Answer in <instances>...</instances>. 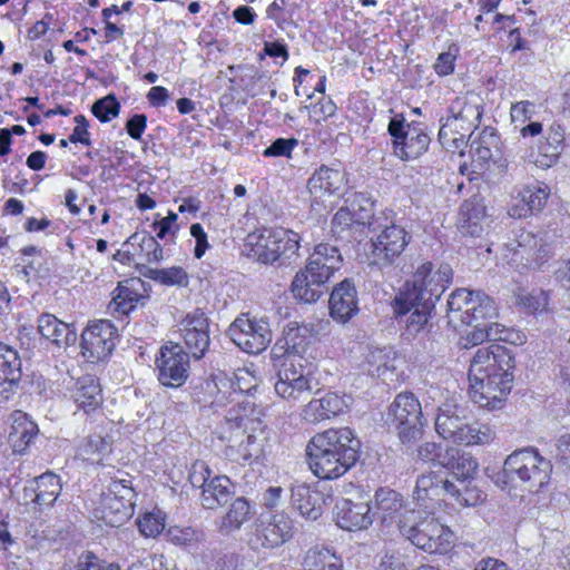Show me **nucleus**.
Masks as SVG:
<instances>
[{
	"instance_id": "nucleus-29",
	"label": "nucleus",
	"mask_w": 570,
	"mask_h": 570,
	"mask_svg": "<svg viewBox=\"0 0 570 570\" xmlns=\"http://www.w3.org/2000/svg\"><path fill=\"white\" fill-rule=\"evenodd\" d=\"M38 332L57 346H69L77 341L76 328L52 314H42L38 318Z\"/></svg>"
},
{
	"instance_id": "nucleus-18",
	"label": "nucleus",
	"mask_w": 570,
	"mask_h": 570,
	"mask_svg": "<svg viewBox=\"0 0 570 570\" xmlns=\"http://www.w3.org/2000/svg\"><path fill=\"white\" fill-rule=\"evenodd\" d=\"M116 334L117 328L107 320L90 324L81 334V354L91 363L105 360L115 348Z\"/></svg>"
},
{
	"instance_id": "nucleus-52",
	"label": "nucleus",
	"mask_w": 570,
	"mask_h": 570,
	"mask_svg": "<svg viewBox=\"0 0 570 570\" xmlns=\"http://www.w3.org/2000/svg\"><path fill=\"white\" fill-rule=\"evenodd\" d=\"M91 112L99 121L109 122L118 117L120 104L114 94H109L92 104Z\"/></svg>"
},
{
	"instance_id": "nucleus-26",
	"label": "nucleus",
	"mask_w": 570,
	"mask_h": 570,
	"mask_svg": "<svg viewBox=\"0 0 570 570\" xmlns=\"http://www.w3.org/2000/svg\"><path fill=\"white\" fill-rule=\"evenodd\" d=\"M324 494L305 484H295L291 489V504L306 520L315 521L323 513Z\"/></svg>"
},
{
	"instance_id": "nucleus-37",
	"label": "nucleus",
	"mask_w": 570,
	"mask_h": 570,
	"mask_svg": "<svg viewBox=\"0 0 570 570\" xmlns=\"http://www.w3.org/2000/svg\"><path fill=\"white\" fill-rule=\"evenodd\" d=\"M252 507L244 497L236 498L222 519L219 531L230 533L239 530L252 518Z\"/></svg>"
},
{
	"instance_id": "nucleus-1",
	"label": "nucleus",
	"mask_w": 570,
	"mask_h": 570,
	"mask_svg": "<svg viewBox=\"0 0 570 570\" xmlns=\"http://www.w3.org/2000/svg\"><path fill=\"white\" fill-rule=\"evenodd\" d=\"M513 368L514 358L504 346L478 348L469 367L473 401L482 407H498L512 389Z\"/></svg>"
},
{
	"instance_id": "nucleus-6",
	"label": "nucleus",
	"mask_w": 570,
	"mask_h": 570,
	"mask_svg": "<svg viewBox=\"0 0 570 570\" xmlns=\"http://www.w3.org/2000/svg\"><path fill=\"white\" fill-rule=\"evenodd\" d=\"M385 423L403 445L417 442L428 425L420 401L411 392L400 393L387 409Z\"/></svg>"
},
{
	"instance_id": "nucleus-28",
	"label": "nucleus",
	"mask_w": 570,
	"mask_h": 570,
	"mask_svg": "<svg viewBox=\"0 0 570 570\" xmlns=\"http://www.w3.org/2000/svg\"><path fill=\"white\" fill-rule=\"evenodd\" d=\"M392 307L396 318L405 317L403 320L405 330L411 335H416L431 326L429 321L435 309L434 305H425L424 302L412 303L399 308L397 295L392 302Z\"/></svg>"
},
{
	"instance_id": "nucleus-11",
	"label": "nucleus",
	"mask_w": 570,
	"mask_h": 570,
	"mask_svg": "<svg viewBox=\"0 0 570 570\" xmlns=\"http://www.w3.org/2000/svg\"><path fill=\"white\" fill-rule=\"evenodd\" d=\"M387 132L392 137L393 154L401 160L419 158L431 142L422 124H407L402 115H395L390 119Z\"/></svg>"
},
{
	"instance_id": "nucleus-50",
	"label": "nucleus",
	"mask_w": 570,
	"mask_h": 570,
	"mask_svg": "<svg viewBox=\"0 0 570 570\" xmlns=\"http://www.w3.org/2000/svg\"><path fill=\"white\" fill-rule=\"evenodd\" d=\"M461 214L469 227H472V235L483 230L482 222L487 219L485 206L479 199L466 200L461 207Z\"/></svg>"
},
{
	"instance_id": "nucleus-17",
	"label": "nucleus",
	"mask_w": 570,
	"mask_h": 570,
	"mask_svg": "<svg viewBox=\"0 0 570 570\" xmlns=\"http://www.w3.org/2000/svg\"><path fill=\"white\" fill-rule=\"evenodd\" d=\"M293 535V521L284 513L262 515L249 539L255 549H273L287 542Z\"/></svg>"
},
{
	"instance_id": "nucleus-23",
	"label": "nucleus",
	"mask_w": 570,
	"mask_h": 570,
	"mask_svg": "<svg viewBox=\"0 0 570 570\" xmlns=\"http://www.w3.org/2000/svg\"><path fill=\"white\" fill-rule=\"evenodd\" d=\"M328 307L331 317L342 324L347 323L358 313L357 291L351 279L345 278L334 286Z\"/></svg>"
},
{
	"instance_id": "nucleus-46",
	"label": "nucleus",
	"mask_w": 570,
	"mask_h": 570,
	"mask_svg": "<svg viewBox=\"0 0 570 570\" xmlns=\"http://www.w3.org/2000/svg\"><path fill=\"white\" fill-rule=\"evenodd\" d=\"M395 353L391 347L374 348L366 356L368 373L381 376L386 371L395 370Z\"/></svg>"
},
{
	"instance_id": "nucleus-14",
	"label": "nucleus",
	"mask_w": 570,
	"mask_h": 570,
	"mask_svg": "<svg viewBox=\"0 0 570 570\" xmlns=\"http://www.w3.org/2000/svg\"><path fill=\"white\" fill-rule=\"evenodd\" d=\"M155 366L160 384L167 387H180L189 376V354L179 343L168 341L159 348Z\"/></svg>"
},
{
	"instance_id": "nucleus-27",
	"label": "nucleus",
	"mask_w": 570,
	"mask_h": 570,
	"mask_svg": "<svg viewBox=\"0 0 570 570\" xmlns=\"http://www.w3.org/2000/svg\"><path fill=\"white\" fill-rule=\"evenodd\" d=\"M11 431L8 441L13 453L24 454L39 433L38 425L30 420L29 415L20 410L10 414Z\"/></svg>"
},
{
	"instance_id": "nucleus-21",
	"label": "nucleus",
	"mask_w": 570,
	"mask_h": 570,
	"mask_svg": "<svg viewBox=\"0 0 570 570\" xmlns=\"http://www.w3.org/2000/svg\"><path fill=\"white\" fill-rule=\"evenodd\" d=\"M334 517L336 524L346 531L367 529L374 520V513L367 500L353 501L345 498L337 500Z\"/></svg>"
},
{
	"instance_id": "nucleus-25",
	"label": "nucleus",
	"mask_w": 570,
	"mask_h": 570,
	"mask_svg": "<svg viewBox=\"0 0 570 570\" xmlns=\"http://www.w3.org/2000/svg\"><path fill=\"white\" fill-rule=\"evenodd\" d=\"M345 184V174L326 165H322L307 180V189L313 202H323L325 197L340 191Z\"/></svg>"
},
{
	"instance_id": "nucleus-48",
	"label": "nucleus",
	"mask_w": 570,
	"mask_h": 570,
	"mask_svg": "<svg viewBox=\"0 0 570 570\" xmlns=\"http://www.w3.org/2000/svg\"><path fill=\"white\" fill-rule=\"evenodd\" d=\"M147 276L165 286L186 287L189 284L187 272L180 266H171L168 268L149 269Z\"/></svg>"
},
{
	"instance_id": "nucleus-34",
	"label": "nucleus",
	"mask_w": 570,
	"mask_h": 570,
	"mask_svg": "<svg viewBox=\"0 0 570 570\" xmlns=\"http://www.w3.org/2000/svg\"><path fill=\"white\" fill-rule=\"evenodd\" d=\"M72 397L85 413L97 410L102 402L101 387L97 379L91 375L78 379Z\"/></svg>"
},
{
	"instance_id": "nucleus-30",
	"label": "nucleus",
	"mask_w": 570,
	"mask_h": 570,
	"mask_svg": "<svg viewBox=\"0 0 570 570\" xmlns=\"http://www.w3.org/2000/svg\"><path fill=\"white\" fill-rule=\"evenodd\" d=\"M223 386L228 384L232 392L228 393V397H225V392L222 393V396L216 397L217 405H226L233 404L232 407L236 409V412H242V406H239V402H252L249 399L245 397L244 394L250 392L255 386V377L246 370H238L234 373V379H230L226 382H223Z\"/></svg>"
},
{
	"instance_id": "nucleus-57",
	"label": "nucleus",
	"mask_w": 570,
	"mask_h": 570,
	"mask_svg": "<svg viewBox=\"0 0 570 570\" xmlns=\"http://www.w3.org/2000/svg\"><path fill=\"white\" fill-rule=\"evenodd\" d=\"M360 227L354 219V215L350 207H341L332 219V232L337 237H343V234Z\"/></svg>"
},
{
	"instance_id": "nucleus-38",
	"label": "nucleus",
	"mask_w": 570,
	"mask_h": 570,
	"mask_svg": "<svg viewBox=\"0 0 570 570\" xmlns=\"http://www.w3.org/2000/svg\"><path fill=\"white\" fill-rule=\"evenodd\" d=\"M303 567L305 570H343V562L328 548L314 547L305 553Z\"/></svg>"
},
{
	"instance_id": "nucleus-54",
	"label": "nucleus",
	"mask_w": 570,
	"mask_h": 570,
	"mask_svg": "<svg viewBox=\"0 0 570 570\" xmlns=\"http://www.w3.org/2000/svg\"><path fill=\"white\" fill-rule=\"evenodd\" d=\"M0 376H21V360L12 347L0 343Z\"/></svg>"
},
{
	"instance_id": "nucleus-22",
	"label": "nucleus",
	"mask_w": 570,
	"mask_h": 570,
	"mask_svg": "<svg viewBox=\"0 0 570 570\" xmlns=\"http://www.w3.org/2000/svg\"><path fill=\"white\" fill-rule=\"evenodd\" d=\"M350 395H340L337 392H326L320 397H313L304 407L303 416L306 421L316 423L344 413L351 405Z\"/></svg>"
},
{
	"instance_id": "nucleus-24",
	"label": "nucleus",
	"mask_w": 570,
	"mask_h": 570,
	"mask_svg": "<svg viewBox=\"0 0 570 570\" xmlns=\"http://www.w3.org/2000/svg\"><path fill=\"white\" fill-rule=\"evenodd\" d=\"M449 112L450 116L448 118L458 122L460 129L473 131L481 122L483 114L482 98L474 92H468L464 96L456 97L451 102Z\"/></svg>"
},
{
	"instance_id": "nucleus-13",
	"label": "nucleus",
	"mask_w": 570,
	"mask_h": 570,
	"mask_svg": "<svg viewBox=\"0 0 570 570\" xmlns=\"http://www.w3.org/2000/svg\"><path fill=\"white\" fill-rule=\"evenodd\" d=\"M520 135L537 137L538 156L534 164L540 168H550L556 165L566 146V127L558 120H553L546 128L539 121H531L520 129Z\"/></svg>"
},
{
	"instance_id": "nucleus-63",
	"label": "nucleus",
	"mask_w": 570,
	"mask_h": 570,
	"mask_svg": "<svg viewBox=\"0 0 570 570\" xmlns=\"http://www.w3.org/2000/svg\"><path fill=\"white\" fill-rule=\"evenodd\" d=\"M75 570H120L118 564L101 561L91 552L79 556Z\"/></svg>"
},
{
	"instance_id": "nucleus-53",
	"label": "nucleus",
	"mask_w": 570,
	"mask_h": 570,
	"mask_svg": "<svg viewBox=\"0 0 570 570\" xmlns=\"http://www.w3.org/2000/svg\"><path fill=\"white\" fill-rule=\"evenodd\" d=\"M140 533L147 538H155L165 529V515L160 510L145 512L137 520Z\"/></svg>"
},
{
	"instance_id": "nucleus-40",
	"label": "nucleus",
	"mask_w": 570,
	"mask_h": 570,
	"mask_svg": "<svg viewBox=\"0 0 570 570\" xmlns=\"http://www.w3.org/2000/svg\"><path fill=\"white\" fill-rule=\"evenodd\" d=\"M441 475L430 472L417 478L413 498L425 509L433 508L428 501H438L441 497Z\"/></svg>"
},
{
	"instance_id": "nucleus-9",
	"label": "nucleus",
	"mask_w": 570,
	"mask_h": 570,
	"mask_svg": "<svg viewBox=\"0 0 570 570\" xmlns=\"http://www.w3.org/2000/svg\"><path fill=\"white\" fill-rule=\"evenodd\" d=\"M242 412L229 407L220 424V439L243 448L246 454L250 455L249 446L256 441L255 432H263L264 424L261 420L263 410L256 407L254 402H239Z\"/></svg>"
},
{
	"instance_id": "nucleus-42",
	"label": "nucleus",
	"mask_w": 570,
	"mask_h": 570,
	"mask_svg": "<svg viewBox=\"0 0 570 570\" xmlns=\"http://www.w3.org/2000/svg\"><path fill=\"white\" fill-rule=\"evenodd\" d=\"M472 131L460 129V125L458 122L446 118L440 127L439 141L448 151L461 153L468 144L466 138L470 137Z\"/></svg>"
},
{
	"instance_id": "nucleus-19",
	"label": "nucleus",
	"mask_w": 570,
	"mask_h": 570,
	"mask_svg": "<svg viewBox=\"0 0 570 570\" xmlns=\"http://www.w3.org/2000/svg\"><path fill=\"white\" fill-rule=\"evenodd\" d=\"M177 327L188 354L195 360L203 358L210 345L209 321L206 314L197 308L188 313Z\"/></svg>"
},
{
	"instance_id": "nucleus-51",
	"label": "nucleus",
	"mask_w": 570,
	"mask_h": 570,
	"mask_svg": "<svg viewBox=\"0 0 570 570\" xmlns=\"http://www.w3.org/2000/svg\"><path fill=\"white\" fill-rule=\"evenodd\" d=\"M130 245H138L140 250L146 254L148 263L160 262L164 258L163 247L157 243L156 238L146 233H135L128 240Z\"/></svg>"
},
{
	"instance_id": "nucleus-58",
	"label": "nucleus",
	"mask_w": 570,
	"mask_h": 570,
	"mask_svg": "<svg viewBox=\"0 0 570 570\" xmlns=\"http://www.w3.org/2000/svg\"><path fill=\"white\" fill-rule=\"evenodd\" d=\"M171 543L181 547H194L200 540V533L193 528L171 527L167 532Z\"/></svg>"
},
{
	"instance_id": "nucleus-41",
	"label": "nucleus",
	"mask_w": 570,
	"mask_h": 570,
	"mask_svg": "<svg viewBox=\"0 0 570 570\" xmlns=\"http://www.w3.org/2000/svg\"><path fill=\"white\" fill-rule=\"evenodd\" d=\"M312 281L313 277L302 271L295 275L292 282V293L296 299L311 304L322 297L326 289V284L317 285Z\"/></svg>"
},
{
	"instance_id": "nucleus-15",
	"label": "nucleus",
	"mask_w": 570,
	"mask_h": 570,
	"mask_svg": "<svg viewBox=\"0 0 570 570\" xmlns=\"http://www.w3.org/2000/svg\"><path fill=\"white\" fill-rule=\"evenodd\" d=\"M312 376L303 357H284L277 371L275 392L285 400H299L312 393Z\"/></svg>"
},
{
	"instance_id": "nucleus-44",
	"label": "nucleus",
	"mask_w": 570,
	"mask_h": 570,
	"mask_svg": "<svg viewBox=\"0 0 570 570\" xmlns=\"http://www.w3.org/2000/svg\"><path fill=\"white\" fill-rule=\"evenodd\" d=\"M109 308L115 313L128 315L137 305L140 295L128 282L120 283L114 292Z\"/></svg>"
},
{
	"instance_id": "nucleus-62",
	"label": "nucleus",
	"mask_w": 570,
	"mask_h": 570,
	"mask_svg": "<svg viewBox=\"0 0 570 570\" xmlns=\"http://www.w3.org/2000/svg\"><path fill=\"white\" fill-rule=\"evenodd\" d=\"M338 269L340 268H336L333 266L307 261V264H306L305 268L302 269V272H304L305 274H309L313 277L312 282L320 285V284H326L331 279V277L334 275V273Z\"/></svg>"
},
{
	"instance_id": "nucleus-47",
	"label": "nucleus",
	"mask_w": 570,
	"mask_h": 570,
	"mask_svg": "<svg viewBox=\"0 0 570 570\" xmlns=\"http://www.w3.org/2000/svg\"><path fill=\"white\" fill-rule=\"evenodd\" d=\"M429 542L423 547V551L429 553H446L453 544V533L448 528L439 523H433L428 529Z\"/></svg>"
},
{
	"instance_id": "nucleus-8",
	"label": "nucleus",
	"mask_w": 570,
	"mask_h": 570,
	"mask_svg": "<svg viewBox=\"0 0 570 570\" xmlns=\"http://www.w3.org/2000/svg\"><path fill=\"white\" fill-rule=\"evenodd\" d=\"M435 431L444 440L465 445L487 444L495 438L494 431L488 424L470 422L459 414L456 406L450 405L439 409Z\"/></svg>"
},
{
	"instance_id": "nucleus-39",
	"label": "nucleus",
	"mask_w": 570,
	"mask_h": 570,
	"mask_svg": "<svg viewBox=\"0 0 570 570\" xmlns=\"http://www.w3.org/2000/svg\"><path fill=\"white\" fill-rule=\"evenodd\" d=\"M33 484H36L38 490L36 498L38 499V507L40 508L51 507L62 490L60 476L51 471H47L35 478Z\"/></svg>"
},
{
	"instance_id": "nucleus-7",
	"label": "nucleus",
	"mask_w": 570,
	"mask_h": 570,
	"mask_svg": "<svg viewBox=\"0 0 570 570\" xmlns=\"http://www.w3.org/2000/svg\"><path fill=\"white\" fill-rule=\"evenodd\" d=\"M370 232L371 257L380 266L392 265L411 240L410 233L385 213L370 223Z\"/></svg>"
},
{
	"instance_id": "nucleus-59",
	"label": "nucleus",
	"mask_w": 570,
	"mask_h": 570,
	"mask_svg": "<svg viewBox=\"0 0 570 570\" xmlns=\"http://www.w3.org/2000/svg\"><path fill=\"white\" fill-rule=\"evenodd\" d=\"M458 53L459 48L455 45H451L448 51L439 53L433 68L440 77H445L454 72Z\"/></svg>"
},
{
	"instance_id": "nucleus-4",
	"label": "nucleus",
	"mask_w": 570,
	"mask_h": 570,
	"mask_svg": "<svg viewBox=\"0 0 570 570\" xmlns=\"http://www.w3.org/2000/svg\"><path fill=\"white\" fill-rule=\"evenodd\" d=\"M452 281L453 271L449 264H441L434 269L431 262H423L397 294L399 308L417 302L435 306Z\"/></svg>"
},
{
	"instance_id": "nucleus-31",
	"label": "nucleus",
	"mask_w": 570,
	"mask_h": 570,
	"mask_svg": "<svg viewBox=\"0 0 570 570\" xmlns=\"http://www.w3.org/2000/svg\"><path fill=\"white\" fill-rule=\"evenodd\" d=\"M433 523H439V521L425 512L416 510V512L407 514L402 521L400 532L410 540L413 546L423 550V547L429 542L430 534H428V529L431 528Z\"/></svg>"
},
{
	"instance_id": "nucleus-5",
	"label": "nucleus",
	"mask_w": 570,
	"mask_h": 570,
	"mask_svg": "<svg viewBox=\"0 0 570 570\" xmlns=\"http://www.w3.org/2000/svg\"><path fill=\"white\" fill-rule=\"evenodd\" d=\"M252 256L263 264L289 266L298 257L301 237L285 228H263L247 236Z\"/></svg>"
},
{
	"instance_id": "nucleus-10",
	"label": "nucleus",
	"mask_w": 570,
	"mask_h": 570,
	"mask_svg": "<svg viewBox=\"0 0 570 570\" xmlns=\"http://www.w3.org/2000/svg\"><path fill=\"white\" fill-rule=\"evenodd\" d=\"M497 316L494 301L487 294L476 292L475 306L462 324L471 328L466 331L465 340L472 345L484 341H509V331L495 322Z\"/></svg>"
},
{
	"instance_id": "nucleus-35",
	"label": "nucleus",
	"mask_w": 570,
	"mask_h": 570,
	"mask_svg": "<svg viewBox=\"0 0 570 570\" xmlns=\"http://www.w3.org/2000/svg\"><path fill=\"white\" fill-rule=\"evenodd\" d=\"M441 465L452 470L454 476L463 484L464 481L475 473L478 461L469 453L460 452L455 448L448 446L444 451V459Z\"/></svg>"
},
{
	"instance_id": "nucleus-3",
	"label": "nucleus",
	"mask_w": 570,
	"mask_h": 570,
	"mask_svg": "<svg viewBox=\"0 0 570 570\" xmlns=\"http://www.w3.org/2000/svg\"><path fill=\"white\" fill-rule=\"evenodd\" d=\"M552 463L538 449L527 446L509 454L495 484L509 492H538L550 481Z\"/></svg>"
},
{
	"instance_id": "nucleus-64",
	"label": "nucleus",
	"mask_w": 570,
	"mask_h": 570,
	"mask_svg": "<svg viewBox=\"0 0 570 570\" xmlns=\"http://www.w3.org/2000/svg\"><path fill=\"white\" fill-rule=\"evenodd\" d=\"M212 471L204 461H196L191 464L188 481L193 488L204 489L210 480Z\"/></svg>"
},
{
	"instance_id": "nucleus-43",
	"label": "nucleus",
	"mask_w": 570,
	"mask_h": 570,
	"mask_svg": "<svg viewBox=\"0 0 570 570\" xmlns=\"http://www.w3.org/2000/svg\"><path fill=\"white\" fill-rule=\"evenodd\" d=\"M110 452V443L100 435H89L77 448V456L91 463H99Z\"/></svg>"
},
{
	"instance_id": "nucleus-16",
	"label": "nucleus",
	"mask_w": 570,
	"mask_h": 570,
	"mask_svg": "<svg viewBox=\"0 0 570 570\" xmlns=\"http://www.w3.org/2000/svg\"><path fill=\"white\" fill-rule=\"evenodd\" d=\"M227 335L244 352L258 354L272 341L269 324L264 320L250 318L248 314H240L229 325Z\"/></svg>"
},
{
	"instance_id": "nucleus-33",
	"label": "nucleus",
	"mask_w": 570,
	"mask_h": 570,
	"mask_svg": "<svg viewBox=\"0 0 570 570\" xmlns=\"http://www.w3.org/2000/svg\"><path fill=\"white\" fill-rule=\"evenodd\" d=\"M476 292L459 288L451 293L446 302V316L453 326H460L468 320L471 308H474Z\"/></svg>"
},
{
	"instance_id": "nucleus-12",
	"label": "nucleus",
	"mask_w": 570,
	"mask_h": 570,
	"mask_svg": "<svg viewBox=\"0 0 570 570\" xmlns=\"http://www.w3.org/2000/svg\"><path fill=\"white\" fill-rule=\"evenodd\" d=\"M136 493L129 480H114L102 493L96 517L110 527H120L134 513Z\"/></svg>"
},
{
	"instance_id": "nucleus-36",
	"label": "nucleus",
	"mask_w": 570,
	"mask_h": 570,
	"mask_svg": "<svg viewBox=\"0 0 570 570\" xmlns=\"http://www.w3.org/2000/svg\"><path fill=\"white\" fill-rule=\"evenodd\" d=\"M306 332V327L296 322H289L284 327L283 337L276 342V346L284 350V357H303L307 346Z\"/></svg>"
},
{
	"instance_id": "nucleus-56",
	"label": "nucleus",
	"mask_w": 570,
	"mask_h": 570,
	"mask_svg": "<svg viewBox=\"0 0 570 570\" xmlns=\"http://www.w3.org/2000/svg\"><path fill=\"white\" fill-rule=\"evenodd\" d=\"M498 137L493 131L488 134L485 129L479 141H473L471 147L474 148V156L481 163H488L493 157L492 148H497Z\"/></svg>"
},
{
	"instance_id": "nucleus-20",
	"label": "nucleus",
	"mask_w": 570,
	"mask_h": 570,
	"mask_svg": "<svg viewBox=\"0 0 570 570\" xmlns=\"http://www.w3.org/2000/svg\"><path fill=\"white\" fill-rule=\"evenodd\" d=\"M376 515L384 525L396 524L401 531L402 521L411 512H416L415 509L407 508L403 495L390 488H380L374 494Z\"/></svg>"
},
{
	"instance_id": "nucleus-49",
	"label": "nucleus",
	"mask_w": 570,
	"mask_h": 570,
	"mask_svg": "<svg viewBox=\"0 0 570 570\" xmlns=\"http://www.w3.org/2000/svg\"><path fill=\"white\" fill-rule=\"evenodd\" d=\"M348 207L354 215L356 224L360 226L366 225L368 229L370 223L380 216L374 215V202L363 193H356Z\"/></svg>"
},
{
	"instance_id": "nucleus-55",
	"label": "nucleus",
	"mask_w": 570,
	"mask_h": 570,
	"mask_svg": "<svg viewBox=\"0 0 570 570\" xmlns=\"http://www.w3.org/2000/svg\"><path fill=\"white\" fill-rule=\"evenodd\" d=\"M308 261L340 268L343 259L337 247L321 243L315 246Z\"/></svg>"
},
{
	"instance_id": "nucleus-60",
	"label": "nucleus",
	"mask_w": 570,
	"mask_h": 570,
	"mask_svg": "<svg viewBox=\"0 0 570 570\" xmlns=\"http://www.w3.org/2000/svg\"><path fill=\"white\" fill-rule=\"evenodd\" d=\"M381 570H414V566L409 554L393 551L382 558Z\"/></svg>"
},
{
	"instance_id": "nucleus-2",
	"label": "nucleus",
	"mask_w": 570,
	"mask_h": 570,
	"mask_svg": "<svg viewBox=\"0 0 570 570\" xmlns=\"http://www.w3.org/2000/svg\"><path fill=\"white\" fill-rule=\"evenodd\" d=\"M360 449L361 442L350 428L328 429L307 443V462L317 478L338 479L355 465Z\"/></svg>"
},
{
	"instance_id": "nucleus-45",
	"label": "nucleus",
	"mask_w": 570,
	"mask_h": 570,
	"mask_svg": "<svg viewBox=\"0 0 570 570\" xmlns=\"http://www.w3.org/2000/svg\"><path fill=\"white\" fill-rule=\"evenodd\" d=\"M550 195V188L543 183H537L525 186L520 191L521 203L527 206L530 214L539 213L543 209Z\"/></svg>"
},
{
	"instance_id": "nucleus-32",
	"label": "nucleus",
	"mask_w": 570,
	"mask_h": 570,
	"mask_svg": "<svg viewBox=\"0 0 570 570\" xmlns=\"http://www.w3.org/2000/svg\"><path fill=\"white\" fill-rule=\"evenodd\" d=\"M234 494V485L226 475H216L200 492V504L205 509H217L226 504Z\"/></svg>"
},
{
	"instance_id": "nucleus-61",
	"label": "nucleus",
	"mask_w": 570,
	"mask_h": 570,
	"mask_svg": "<svg viewBox=\"0 0 570 570\" xmlns=\"http://www.w3.org/2000/svg\"><path fill=\"white\" fill-rule=\"evenodd\" d=\"M297 145L296 138H277L263 151V155L265 157H291Z\"/></svg>"
}]
</instances>
